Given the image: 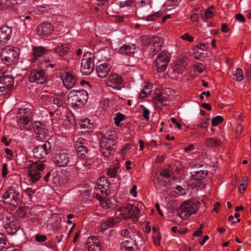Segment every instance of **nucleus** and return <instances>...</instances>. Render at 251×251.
Instances as JSON below:
<instances>
[{"label":"nucleus","mask_w":251,"mask_h":251,"mask_svg":"<svg viewBox=\"0 0 251 251\" xmlns=\"http://www.w3.org/2000/svg\"><path fill=\"white\" fill-rule=\"evenodd\" d=\"M116 143L102 138L100 144V151L105 157H110L115 152Z\"/></svg>","instance_id":"obj_14"},{"label":"nucleus","mask_w":251,"mask_h":251,"mask_svg":"<svg viewBox=\"0 0 251 251\" xmlns=\"http://www.w3.org/2000/svg\"><path fill=\"white\" fill-rule=\"evenodd\" d=\"M62 80L64 86L67 89H71L75 85L76 78L73 73L67 72L62 75Z\"/></svg>","instance_id":"obj_24"},{"label":"nucleus","mask_w":251,"mask_h":251,"mask_svg":"<svg viewBox=\"0 0 251 251\" xmlns=\"http://www.w3.org/2000/svg\"><path fill=\"white\" fill-rule=\"evenodd\" d=\"M88 99L87 92L83 89L73 90L68 94V103L73 109L82 107Z\"/></svg>","instance_id":"obj_2"},{"label":"nucleus","mask_w":251,"mask_h":251,"mask_svg":"<svg viewBox=\"0 0 251 251\" xmlns=\"http://www.w3.org/2000/svg\"><path fill=\"white\" fill-rule=\"evenodd\" d=\"M247 181V177H243L242 178V180L241 181V182L239 186V190L240 192V193H243L245 190V184Z\"/></svg>","instance_id":"obj_50"},{"label":"nucleus","mask_w":251,"mask_h":251,"mask_svg":"<svg viewBox=\"0 0 251 251\" xmlns=\"http://www.w3.org/2000/svg\"><path fill=\"white\" fill-rule=\"evenodd\" d=\"M180 38L189 42H192L194 41L193 36H191L188 33H185L184 34L180 36Z\"/></svg>","instance_id":"obj_49"},{"label":"nucleus","mask_w":251,"mask_h":251,"mask_svg":"<svg viewBox=\"0 0 251 251\" xmlns=\"http://www.w3.org/2000/svg\"><path fill=\"white\" fill-rule=\"evenodd\" d=\"M110 70L111 66L107 62L101 63L96 67L97 75L100 78L106 77Z\"/></svg>","instance_id":"obj_26"},{"label":"nucleus","mask_w":251,"mask_h":251,"mask_svg":"<svg viewBox=\"0 0 251 251\" xmlns=\"http://www.w3.org/2000/svg\"><path fill=\"white\" fill-rule=\"evenodd\" d=\"M70 48V46L69 44H64L56 47L54 49V51L58 55L63 56L69 52Z\"/></svg>","instance_id":"obj_30"},{"label":"nucleus","mask_w":251,"mask_h":251,"mask_svg":"<svg viewBox=\"0 0 251 251\" xmlns=\"http://www.w3.org/2000/svg\"><path fill=\"white\" fill-rule=\"evenodd\" d=\"M94 69V56L91 52H86L81 60L80 71L82 75H88Z\"/></svg>","instance_id":"obj_11"},{"label":"nucleus","mask_w":251,"mask_h":251,"mask_svg":"<svg viewBox=\"0 0 251 251\" xmlns=\"http://www.w3.org/2000/svg\"><path fill=\"white\" fill-rule=\"evenodd\" d=\"M108 86L117 90H120L124 87V80L122 76L115 73H111L108 76L106 81Z\"/></svg>","instance_id":"obj_16"},{"label":"nucleus","mask_w":251,"mask_h":251,"mask_svg":"<svg viewBox=\"0 0 251 251\" xmlns=\"http://www.w3.org/2000/svg\"><path fill=\"white\" fill-rule=\"evenodd\" d=\"M47 51V50L45 47L41 46L33 47L32 52V58L29 59L30 62H35L39 58L46 54Z\"/></svg>","instance_id":"obj_25"},{"label":"nucleus","mask_w":251,"mask_h":251,"mask_svg":"<svg viewBox=\"0 0 251 251\" xmlns=\"http://www.w3.org/2000/svg\"><path fill=\"white\" fill-rule=\"evenodd\" d=\"M126 119V116L120 112L116 113V116L114 117V123L115 125L118 127H121L122 124L121 123V122L125 120Z\"/></svg>","instance_id":"obj_38"},{"label":"nucleus","mask_w":251,"mask_h":251,"mask_svg":"<svg viewBox=\"0 0 251 251\" xmlns=\"http://www.w3.org/2000/svg\"><path fill=\"white\" fill-rule=\"evenodd\" d=\"M160 16V13L157 12L144 17V19L148 22L153 21Z\"/></svg>","instance_id":"obj_43"},{"label":"nucleus","mask_w":251,"mask_h":251,"mask_svg":"<svg viewBox=\"0 0 251 251\" xmlns=\"http://www.w3.org/2000/svg\"><path fill=\"white\" fill-rule=\"evenodd\" d=\"M19 49L16 47H6L1 51L0 57L3 63L6 65L16 64L20 55Z\"/></svg>","instance_id":"obj_7"},{"label":"nucleus","mask_w":251,"mask_h":251,"mask_svg":"<svg viewBox=\"0 0 251 251\" xmlns=\"http://www.w3.org/2000/svg\"><path fill=\"white\" fill-rule=\"evenodd\" d=\"M32 128L35 134L36 138L39 141L45 139L48 135V130L44 122L39 121L34 122L32 124Z\"/></svg>","instance_id":"obj_13"},{"label":"nucleus","mask_w":251,"mask_h":251,"mask_svg":"<svg viewBox=\"0 0 251 251\" xmlns=\"http://www.w3.org/2000/svg\"><path fill=\"white\" fill-rule=\"evenodd\" d=\"M5 228L7 233L10 235L16 233L18 230V227L15 226L14 222H11L9 224H6Z\"/></svg>","instance_id":"obj_37"},{"label":"nucleus","mask_w":251,"mask_h":251,"mask_svg":"<svg viewBox=\"0 0 251 251\" xmlns=\"http://www.w3.org/2000/svg\"><path fill=\"white\" fill-rule=\"evenodd\" d=\"M64 96L63 95H54L50 99V101L57 107L61 106L64 103Z\"/></svg>","instance_id":"obj_33"},{"label":"nucleus","mask_w":251,"mask_h":251,"mask_svg":"<svg viewBox=\"0 0 251 251\" xmlns=\"http://www.w3.org/2000/svg\"><path fill=\"white\" fill-rule=\"evenodd\" d=\"M120 167L119 163L111 165L107 171V175L111 177H116Z\"/></svg>","instance_id":"obj_31"},{"label":"nucleus","mask_w":251,"mask_h":251,"mask_svg":"<svg viewBox=\"0 0 251 251\" xmlns=\"http://www.w3.org/2000/svg\"><path fill=\"white\" fill-rule=\"evenodd\" d=\"M150 111L149 109H148L147 108H145L143 110V117L146 120H149V118H150V117H149V115H150Z\"/></svg>","instance_id":"obj_58"},{"label":"nucleus","mask_w":251,"mask_h":251,"mask_svg":"<svg viewBox=\"0 0 251 251\" xmlns=\"http://www.w3.org/2000/svg\"><path fill=\"white\" fill-rule=\"evenodd\" d=\"M76 151L77 155L83 158L85 157L86 154L87 153L88 149L86 146L78 147L76 148Z\"/></svg>","instance_id":"obj_42"},{"label":"nucleus","mask_w":251,"mask_h":251,"mask_svg":"<svg viewBox=\"0 0 251 251\" xmlns=\"http://www.w3.org/2000/svg\"><path fill=\"white\" fill-rule=\"evenodd\" d=\"M138 206H134L129 204L123 207L116 213L113 218L115 224L120 222L123 219H132L134 221H137L140 216V211L139 206L142 204H138Z\"/></svg>","instance_id":"obj_3"},{"label":"nucleus","mask_w":251,"mask_h":251,"mask_svg":"<svg viewBox=\"0 0 251 251\" xmlns=\"http://www.w3.org/2000/svg\"><path fill=\"white\" fill-rule=\"evenodd\" d=\"M2 201L4 203L15 206L18 205L21 201V196L18 190L14 187H12L2 195Z\"/></svg>","instance_id":"obj_9"},{"label":"nucleus","mask_w":251,"mask_h":251,"mask_svg":"<svg viewBox=\"0 0 251 251\" xmlns=\"http://www.w3.org/2000/svg\"><path fill=\"white\" fill-rule=\"evenodd\" d=\"M24 19H23V21L24 22V24L26 26H29L31 25V19H32V16L30 15H27L25 17H24Z\"/></svg>","instance_id":"obj_51"},{"label":"nucleus","mask_w":251,"mask_h":251,"mask_svg":"<svg viewBox=\"0 0 251 251\" xmlns=\"http://www.w3.org/2000/svg\"><path fill=\"white\" fill-rule=\"evenodd\" d=\"M200 202L196 200H190L184 201L180 206L179 212V217L184 220L188 218L192 214L198 211Z\"/></svg>","instance_id":"obj_6"},{"label":"nucleus","mask_w":251,"mask_h":251,"mask_svg":"<svg viewBox=\"0 0 251 251\" xmlns=\"http://www.w3.org/2000/svg\"><path fill=\"white\" fill-rule=\"evenodd\" d=\"M2 172L1 175L2 177H4L6 176L7 174H8L7 165L6 163H4L2 165Z\"/></svg>","instance_id":"obj_59"},{"label":"nucleus","mask_w":251,"mask_h":251,"mask_svg":"<svg viewBox=\"0 0 251 251\" xmlns=\"http://www.w3.org/2000/svg\"><path fill=\"white\" fill-rule=\"evenodd\" d=\"M152 86L151 85L147 84H146L142 89L140 93L139 94L140 98L144 99L147 97L151 92Z\"/></svg>","instance_id":"obj_34"},{"label":"nucleus","mask_w":251,"mask_h":251,"mask_svg":"<svg viewBox=\"0 0 251 251\" xmlns=\"http://www.w3.org/2000/svg\"><path fill=\"white\" fill-rule=\"evenodd\" d=\"M103 138L110 140L111 141H113L117 143L118 140L117 132L115 131H109L105 135Z\"/></svg>","instance_id":"obj_39"},{"label":"nucleus","mask_w":251,"mask_h":251,"mask_svg":"<svg viewBox=\"0 0 251 251\" xmlns=\"http://www.w3.org/2000/svg\"><path fill=\"white\" fill-rule=\"evenodd\" d=\"M130 149L131 146L129 144H126L125 145H124L123 148L120 151V154H121L123 157H124L126 156L128 151L130 150Z\"/></svg>","instance_id":"obj_46"},{"label":"nucleus","mask_w":251,"mask_h":251,"mask_svg":"<svg viewBox=\"0 0 251 251\" xmlns=\"http://www.w3.org/2000/svg\"><path fill=\"white\" fill-rule=\"evenodd\" d=\"M207 175L206 171L200 170L194 172L191 176V179L201 180L204 179Z\"/></svg>","instance_id":"obj_35"},{"label":"nucleus","mask_w":251,"mask_h":251,"mask_svg":"<svg viewBox=\"0 0 251 251\" xmlns=\"http://www.w3.org/2000/svg\"><path fill=\"white\" fill-rule=\"evenodd\" d=\"M86 248L88 251H101L100 241L95 236H90L87 238Z\"/></svg>","instance_id":"obj_21"},{"label":"nucleus","mask_w":251,"mask_h":251,"mask_svg":"<svg viewBox=\"0 0 251 251\" xmlns=\"http://www.w3.org/2000/svg\"><path fill=\"white\" fill-rule=\"evenodd\" d=\"M205 144L208 147H215L220 144V141L215 138H209L205 140Z\"/></svg>","instance_id":"obj_41"},{"label":"nucleus","mask_w":251,"mask_h":251,"mask_svg":"<svg viewBox=\"0 0 251 251\" xmlns=\"http://www.w3.org/2000/svg\"><path fill=\"white\" fill-rule=\"evenodd\" d=\"M54 163L59 167H72L77 162L76 157L64 151L56 152L52 157Z\"/></svg>","instance_id":"obj_4"},{"label":"nucleus","mask_w":251,"mask_h":251,"mask_svg":"<svg viewBox=\"0 0 251 251\" xmlns=\"http://www.w3.org/2000/svg\"><path fill=\"white\" fill-rule=\"evenodd\" d=\"M84 140L82 138H79L75 142V148L78 147L85 146L83 143Z\"/></svg>","instance_id":"obj_62"},{"label":"nucleus","mask_w":251,"mask_h":251,"mask_svg":"<svg viewBox=\"0 0 251 251\" xmlns=\"http://www.w3.org/2000/svg\"><path fill=\"white\" fill-rule=\"evenodd\" d=\"M12 35V29L7 26H3L0 28V46L5 45L9 41Z\"/></svg>","instance_id":"obj_22"},{"label":"nucleus","mask_w":251,"mask_h":251,"mask_svg":"<svg viewBox=\"0 0 251 251\" xmlns=\"http://www.w3.org/2000/svg\"><path fill=\"white\" fill-rule=\"evenodd\" d=\"M151 0H149V2H146V0H140L138 2V5L139 7H143L144 6H149L150 7H151Z\"/></svg>","instance_id":"obj_53"},{"label":"nucleus","mask_w":251,"mask_h":251,"mask_svg":"<svg viewBox=\"0 0 251 251\" xmlns=\"http://www.w3.org/2000/svg\"><path fill=\"white\" fill-rule=\"evenodd\" d=\"M190 20L193 22H198L199 20L198 14L193 12L190 16Z\"/></svg>","instance_id":"obj_60"},{"label":"nucleus","mask_w":251,"mask_h":251,"mask_svg":"<svg viewBox=\"0 0 251 251\" xmlns=\"http://www.w3.org/2000/svg\"><path fill=\"white\" fill-rule=\"evenodd\" d=\"M32 112L28 108H21L17 115V122L22 129L30 130L31 128Z\"/></svg>","instance_id":"obj_5"},{"label":"nucleus","mask_w":251,"mask_h":251,"mask_svg":"<svg viewBox=\"0 0 251 251\" xmlns=\"http://www.w3.org/2000/svg\"><path fill=\"white\" fill-rule=\"evenodd\" d=\"M212 7L209 8L205 12V16L207 19H211L214 16V14L213 13L212 11L211 10Z\"/></svg>","instance_id":"obj_55"},{"label":"nucleus","mask_w":251,"mask_h":251,"mask_svg":"<svg viewBox=\"0 0 251 251\" xmlns=\"http://www.w3.org/2000/svg\"><path fill=\"white\" fill-rule=\"evenodd\" d=\"M6 244L5 238L3 234L0 233V251L3 250Z\"/></svg>","instance_id":"obj_52"},{"label":"nucleus","mask_w":251,"mask_h":251,"mask_svg":"<svg viewBox=\"0 0 251 251\" xmlns=\"http://www.w3.org/2000/svg\"><path fill=\"white\" fill-rule=\"evenodd\" d=\"M171 120L173 123L175 124V127H176L178 129L181 128V125L180 124H179V123H178L177 122L175 118H174V117L171 118Z\"/></svg>","instance_id":"obj_63"},{"label":"nucleus","mask_w":251,"mask_h":251,"mask_svg":"<svg viewBox=\"0 0 251 251\" xmlns=\"http://www.w3.org/2000/svg\"><path fill=\"white\" fill-rule=\"evenodd\" d=\"M142 44L145 46H149L150 48V54L154 56L161 50L163 42L161 38L158 37H149L144 36L142 39Z\"/></svg>","instance_id":"obj_8"},{"label":"nucleus","mask_w":251,"mask_h":251,"mask_svg":"<svg viewBox=\"0 0 251 251\" xmlns=\"http://www.w3.org/2000/svg\"><path fill=\"white\" fill-rule=\"evenodd\" d=\"M88 120H84L80 124V127L83 129V132H90L93 129L94 125L88 124Z\"/></svg>","instance_id":"obj_40"},{"label":"nucleus","mask_w":251,"mask_h":251,"mask_svg":"<svg viewBox=\"0 0 251 251\" xmlns=\"http://www.w3.org/2000/svg\"><path fill=\"white\" fill-rule=\"evenodd\" d=\"M28 210V208L27 206L20 207L16 211V214L20 219H24L26 217Z\"/></svg>","instance_id":"obj_36"},{"label":"nucleus","mask_w":251,"mask_h":251,"mask_svg":"<svg viewBox=\"0 0 251 251\" xmlns=\"http://www.w3.org/2000/svg\"><path fill=\"white\" fill-rule=\"evenodd\" d=\"M109 185L110 182L108 178L105 176H101L100 179V182L94 188V193L95 196L98 193L100 194V195L107 196Z\"/></svg>","instance_id":"obj_18"},{"label":"nucleus","mask_w":251,"mask_h":251,"mask_svg":"<svg viewBox=\"0 0 251 251\" xmlns=\"http://www.w3.org/2000/svg\"><path fill=\"white\" fill-rule=\"evenodd\" d=\"M45 167V164L43 162H36L31 164L27 171L29 181L35 183L38 181L42 175Z\"/></svg>","instance_id":"obj_10"},{"label":"nucleus","mask_w":251,"mask_h":251,"mask_svg":"<svg viewBox=\"0 0 251 251\" xmlns=\"http://www.w3.org/2000/svg\"><path fill=\"white\" fill-rule=\"evenodd\" d=\"M234 75L237 81H240L242 80L243 79V73L242 69L239 68H237Z\"/></svg>","instance_id":"obj_44"},{"label":"nucleus","mask_w":251,"mask_h":251,"mask_svg":"<svg viewBox=\"0 0 251 251\" xmlns=\"http://www.w3.org/2000/svg\"><path fill=\"white\" fill-rule=\"evenodd\" d=\"M172 171L170 167L162 169L160 172L159 176L157 177V181L161 185L165 186L169 181L172 175Z\"/></svg>","instance_id":"obj_23"},{"label":"nucleus","mask_w":251,"mask_h":251,"mask_svg":"<svg viewBox=\"0 0 251 251\" xmlns=\"http://www.w3.org/2000/svg\"><path fill=\"white\" fill-rule=\"evenodd\" d=\"M51 146L49 142H46L40 145L33 150V154L35 158L41 159L45 158L50 152Z\"/></svg>","instance_id":"obj_17"},{"label":"nucleus","mask_w":251,"mask_h":251,"mask_svg":"<svg viewBox=\"0 0 251 251\" xmlns=\"http://www.w3.org/2000/svg\"><path fill=\"white\" fill-rule=\"evenodd\" d=\"M107 196L100 195L98 193L95 197L100 201V204L103 208L107 209L116 207L117 205V201L114 198L108 199Z\"/></svg>","instance_id":"obj_19"},{"label":"nucleus","mask_w":251,"mask_h":251,"mask_svg":"<svg viewBox=\"0 0 251 251\" xmlns=\"http://www.w3.org/2000/svg\"><path fill=\"white\" fill-rule=\"evenodd\" d=\"M35 239L38 242H43L47 240V237L44 235H36Z\"/></svg>","instance_id":"obj_54"},{"label":"nucleus","mask_w":251,"mask_h":251,"mask_svg":"<svg viewBox=\"0 0 251 251\" xmlns=\"http://www.w3.org/2000/svg\"><path fill=\"white\" fill-rule=\"evenodd\" d=\"M161 236L158 233L153 236V242L156 245H159L160 243Z\"/></svg>","instance_id":"obj_56"},{"label":"nucleus","mask_w":251,"mask_h":251,"mask_svg":"<svg viewBox=\"0 0 251 251\" xmlns=\"http://www.w3.org/2000/svg\"><path fill=\"white\" fill-rule=\"evenodd\" d=\"M113 220V218L111 217L103 219L100 227V230L101 232H104L108 228L112 227L115 224Z\"/></svg>","instance_id":"obj_29"},{"label":"nucleus","mask_w":251,"mask_h":251,"mask_svg":"<svg viewBox=\"0 0 251 251\" xmlns=\"http://www.w3.org/2000/svg\"><path fill=\"white\" fill-rule=\"evenodd\" d=\"M121 248L137 249L135 241L131 238L124 239Z\"/></svg>","instance_id":"obj_32"},{"label":"nucleus","mask_w":251,"mask_h":251,"mask_svg":"<svg viewBox=\"0 0 251 251\" xmlns=\"http://www.w3.org/2000/svg\"><path fill=\"white\" fill-rule=\"evenodd\" d=\"M130 231L127 229H124L122 230L121 234L123 236L125 237V239L130 238V237H128Z\"/></svg>","instance_id":"obj_61"},{"label":"nucleus","mask_w":251,"mask_h":251,"mask_svg":"<svg viewBox=\"0 0 251 251\" xmlns=\"http://www.w3.org/2000/svg\"><path fill=\"white\" fill-rule=\"evenodd\" d=\"M224 121L223 118L221 116H217L211 120V124L213 126H216Z\"/></svg>","instance_id":"obj_45"},{"label":"nucleus","mask_w":251,"mask_h":251,"mask_svg":"<svg viewBox=\"0 0 251 251\" xmlns=\"http://www.w3.org/2000/svg\"><path fill=\"white\" fill-rule=\"evenodd\" d=\"M13 84V77L5 72L0 71V98L7 94Z\"/></svg>","instance_id":"obj_12"},{"label":"nucleus","mask_w":251,"mask_h":251,"mask_svg":"<svg viewBox=\"0 0 251 251\" xmlns=\"http://www.w3.org/2000/svg\"><path fill=\"white\" fill-rule=\"evenodd\" d=\"M53 30V26L49 22L42 23L36 28L38 35L42 37H47L50 35Z\"/></svg>","instance_id":"obj_20"},{"label":"nucleus","mask_w":251,"mask_h":251,"mask_svg":"<svg viewBox=\"0 0 251 251\" xmlns=\"http://www.w3.org/2000/svg\"><path fill=\"white\" fill-rule=\"evenodd\" d=\"M135 50L134 44H124L118 49V52L130 55L135 52Z\"/></svg>","instance_id":"obj_27"},{"label":"nucleus","mask_w":251,"mask_h":251,"mask_svg":"<svg viewBox=\"0 0 251 251\" xmlns=\"http://www.w3.org/2000/svg\"><path fill=\"white\" fill-rule=\"evenodd\" d=\"M170 61V54L166 51L160 52L157 56L155 60V66L158 72L165 71Z\"/></svg>","instance_id":"obj_15"},{"label":"nucleus","mask_w":251,"mask_h":251,"mask_svg":"<svg viewBox=\"0 0 251 251\" xmlns=\"http://www.w3.org/2000/svg\"><path fill=\"white\" fill-rule=\"evenodd\" d=\"M53 59L51 55L45 56L40 61L38 65V69L32 70L29 74V80L31 82L43 84L47 79V75L45 71L49 67L53 68L55 64L53 63Z\"/></svg>","instance_id":"obj_1"},{"label":"nucleus","mask_w":251,"mask_h":251,"mask_svg":"<svg viewBox=\"0 0 251 251\" xmlns=\"http://www.w3.org/2000/svg\"><path fill=\"white\" fill-rule=\"evenodd\" d=\"M175 2H176L175 0H167L165 4L168 10H171L175 8L180 2H177L176 3Z\"/></svg>","instance_id":"obj_47"},{"label":"nucleus","mask_w":251,"mask_h":251,"mask_svg":"<svg viewBox=\"0 0 251 251\" xmlns=\"http://www.w3.org/2000/svg\"><path fill=\"white\" fill-rule=\"evenodd\" d=\"M136 189L137 186L136 185H134L132 186V189L130 190V193L133 197H136L137 196Z\"/></svg>","instance_id":"obj_64"},{"label":"nucleus","mask_w":251,"mask_h":251,"mask_svg":"<svg viewBox=\"0 0 251 251\" xmlns=\"http://www.w3.org/2000/svg\"><path fill=\"white\" fill-rule=\"evenodd\" d=\"M153 100L157 107L161 108L166 105V96L165 94L157 93L153 97Z\"/></svg>","instance_id":"obj_28"},{"label":"nucleus","mask_w":251,"mask_h":251,"mask_svg":"<svg viewBox=\"0 0 251 251\" xmlns=\"http://www.w3.org/2000/svg\"><path fill=\"white\" fill-rule=\"evenodd\" d=\"M209 125V121L208 120H202L199 125V127L203 128H207Z\"/></svg>","instance_id":"obj_57"},{"label":"nucleus","mask_w":251,"mask_h":251,"mask_svg":"<svg viewBox=\"0 0 251 251\" xmlns=\"http://www.w3.org/2000/svg\"><path fill=\"white\" fill-rule=\"evenodd\" d=\"M36 191V189H32L31 188L27 187L24 190V192L31 199L35 193Z\"/></svg>","instance_id":"obj_48"}]
</instances>
